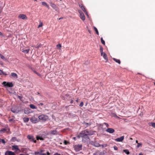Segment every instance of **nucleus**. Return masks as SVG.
<instances>
[{
    "label": "nucleus",
    "mask_w": 155,
    "mask_h": 155,
    "mask_svg": "<svg viewBox=\"0 0 155 155\" xmlns=\"http://www.w3.org/2000/svg\"><path fill=\"white\" fill-rule=\"evenodd\" d=\"M30 107L33 109H37V107L35 106L33 104H30L29 105Z\"/></svg>",
    "instance_id": "nucleus-23"
},
{
    "label": "nucleus",
    "mask_w": 155,
    "mask_h": 155,
    "mask_svg": "<svg viewBox=\"0 0 155 155\" xmlns=\"http://www.w3.org/2000/svg\"><path fill=\"white\" fill-rule=\"evenodd\" d=\"M94 30L95 31H96V34L97 35H99V32H98V31L97 29L95 27H94Z\"/></svg>",
    "instance_id": "nucleus-34"
},
{
    "label": "nucleus",
    "mask_w": 155,
    "mask_h": 155,
    "mask_svg": "<svg viewBox=\"0 0 155 155\" xmlns=\"http://www.w3.org/2000/svg\"><path fill=\"white\" fill-rule=\"evenodd\" d=\"M44 151V150H41L40 151V153H41L42 152H43Z\"/></svg>",
    "instance_id": "nucleus-48"
},
{
    "label": "nucleus",
    "mask_w": 155,
    "mask_h": 155,
    "mask_svg": "<svg viewBox=\"0 0 155 155\" xmlns=\"http://www.w3.org/2000/svg\"><path fill=\"white\" fill-rule=\"evenodd\" d=\"M78 12L80 14V17L84 21L85 19V17L83 13L80 10H78Z\"/></svg>",
    "instance_id": "nucleus-7"
},
{
    "label": "nucleus",
    "mask_w": 155,
    "mask_h": 155,
    "mask_svg": "<svg viewBox=\"0 0 155 155\" xmlns=\"http://www.w3.org/2000/svg\"><path fill=\"white\" fill-rule=\"evenodd\" d=\"M66 96H69V94H67L66 95Z\"/></svg>",
    "instance_id": "nucleus-60"
},
{
    "label": "nucleus",
    "mask_w": 155,
    "mask_h": 155,
    "mask_svg": "<svg viewBox=\"0 0 155 155\" xmlns=\"http://www.w3.org/2000/svg\"><path fill=\"white\" fill-rule=\"evenodd\" d=\"M79 6L81 9L86 14H87L85 8L82 4H79Z\"/></svg>",
    "instance_id": "nucleus-11"
},
{
    "label": "nucleus",
    "mask_w": 155,
    "mask_h": 155,
    "mask_svg": "<svg viewBox=\"0 0 155 155\" xmlns=\"http://www.w3.org/2000/svg\"><path fill=\"white\" fill-rule=\"evenodd\" d=\"M64 143L65 145H67L70 144V143L69 141H67L66 140H64Z\"/></svg>",
    "instance_id": "nucleus-32"
},
{
    "label": "nucleus",
    "mask_w": 155,
    "mask_h": 155,
    "mask_svg": "<svg viewBox=\"0 0 155 155\" xmlns=\"http://www.w3.org/2000/svg\"><path fill=\"white\" fill-rule=\"evenodd\" d=\"M27 137L28 140H30V141L33 142L35 143L36 142V140H35V138L33 136L29 135L27 136Z\"/></svg>",
    "instance_id": "nucleus-6"
},
{
    "label": "nucleus",
    "mask_w": 155,
    "mask_h": 155,
    "mask_svg": "<svg viewBox=\"0 0 155 155\" xmlns=\"http://www.w3.org/2000/svg\"><path fill=\"white\" fill-rule=\"evenodd\" d=\"M2 8L1 7H0V14L1 13L2 11Z\"/></svg>",
    "instance_id": "nucleus-49"
},
{
    "label": "nucleus",
    "mask_w": 155,
    "mask_h": 155,
    "mask_svg": "<svg viewBox=\"0 0 155 155\" xmlns=\"http://www.w3.org/2000/svg\"><path fill=\"white\" fill-rule=\"evenodd\" d=\"M85 124L86 125H91V124L90 123H86Z\"/></svg>",
    "instance_id": "nucleus-51"
},
{
    "label": "nucleus",
    "mask_w": 155,
    "mask_h": 155,
    "mask_svg": "<svg viewBox=\"0 0 155 155\" xmlns=\"http://www.w3.org/2000/svg\"><path fill=\"white\" fill-rule=\"evenodd\" d=\"M79 136L82 137V140L83 142H85L89 139L88 136L85 134H81V132Z\"/></svg>",
    "instance_id": "nucleus-3"
},
{
    "label": "nucleus",
    "mask_w": 155,
    "mask_h": 155,
    "mask_svg": "<svg viewBox=\"0 0 155 155\" xmlns=\"http://www.w3.org/2000/svg\"><path fill=\"white\" fill-rule=\"evenodd\" d=\"M63 17H62L60 18L59 19V20H61V19H63Z\"/></svg>",
    "instance_id": "nucleus-56"
},
{
    "label": "nucleus",
    "mask_w": 155,
    "mask_h": 155,
    "mask_svg": "<svg viewBox=\"0 0 155 155\" xmlns=\"http://www.w3.org/2000/svg\"><path fill=\"white\" fill-rule=\"evenodd\" d=\"M37 94H38V95L40 94V93L39 92H38L37 93Z\"/></svg>",
    "instance_id": "nucleus-63"
},
{
    "label": "nucleus",
    "mask_w": 155,
    "mask_h": 155,
    "mask_svg": "<svg viewBox=\"0 0 155 155\" xmlns=\"http://www.w3.org/2000/svg\"><path fill=\"white\" fill-rule=\"evenodd\" d=\"M13 119H9L8 120L9 122H11L12 121H13Z\"/></svg>",
    "instance_id": "nucleus-46"
},
{
    "label": "nucleus",
    "mask_w": 155,
    "mask_h": 155,
    "mask_svg": "<svg viewBox=\"0 0 155 155\" xmlns=\"http://www.w3.org/2000/svg\"><path fill=\"white\" fill-rule=\"evenodd\" d=\"M6 129H5V128H3L2 129H1V130H0V132L1 133H4L6 131Z\"/></svg>",
    "instance_id": "nucleus-29"
},
{
    "label": "nucleus",
    "mask_w": 155,
    "mask_h": 155,
    "mask_svg": "<svg viewBox=\"0 0 155 155\" xmlns=\"http://www.w3.org/2000/svg\"><path fill=\"white\" fill-rule=\"evenodd\" d=\"M50 5L52 7L55 11H57L58 10V8L57 7L56 5H55L54 3H50Z\"/></svg>",
    "instance_id": "nucleus-10"
},
{
    "label": "nucleus",
    "mask_w": 155,
    "mask_h": 155,
    "mask_svg": "<svg viewBox=\"0 0 155 155\" xmlns=\"http://www.w3.org/2000/svg\"><path fill=\"white\" fill-rule=\"evenodd\" d=\"M2 84L6 88L7 87H12L14 85L12 82H7L4 81Z\"/></svg>",
    "instance_id": "nucleus-2"
},
{
    "label": "nucleus",
    "mask_w": 155,
    "mask_h": 155,
    "mask_svg": "<svg viewBox=\"0 0 155 155\" xmlns=\"http://www.w3.org/2000/svg\"><path fill=\"white\" fill-rule=\"evenodd\" d=\"M4 74L5 75H7V74H5L1 70H0V75Z\"/></svg>",
    "instance_id": "nucleus-36"
},
{
    "label": "nucleus",
    "mask_w": 155,
    "mask_h": 155,
    "mask_svg": "<svg viewBox=\"0 0 155 155\" xmlns=\"http://www.w3.org/2000/svg\"><path fill=\"white\" fill-rule=\"evenodd\" d=\"M136 143H137V144H138V140H136Z\"/></svg>",
    "instance_id": "nucleus-59"
},
{
    "label": "nucleus",
    "mask_w": 155,
    "mask_h": 155,
    "mask_svg": "<svg viewBox=\"0 0 155 155\" xmlns=\"http://www.w3.org/2000/svg\"><path fill=\"white\" fill-rule=\"evenodd\" d=\"M142 146V143H138V144L137 145V148H138L140 147H141Z\"/></svg>",
    "instance_id": "nucleus-37"
},
{
    "label": "nucleus",
    "mask_w": 155,
    "mask_h": 155,
    "mask_svg": "<svg viewBox=\"0 0 155 155\" xmlns=\"http://www.w3.org/2000/svg\"><path fill=\"white\" fill-rule=\"evenodd\" d=\"M1 140V142L2 141V143L4 144H5L6 143L5 141L4 140V139H1V140Z\"/></svg>",
    "instance_id": "nucleus-41"
},
{
    "label": "nucleus",
    "mask_w": 155,
    "mask_h": 155,
    "mask_svg": "<svg viewBox=\"0 0 155 155\" xmlns=\"http://www.w3.org/2000/svg\"><path fill=\"white\" fill-rule=\"evenodd\" d=\"M113 59L114 61L119 64H120V61L119 59H118L114 58H113Z\"/></svg>",
    "instance_id": "nucleus-22"
},
{
    "label": "nucleus",
    "mask_w": 155,
    "mask_h": 155,
    "mask_svg": "<svg viewBox=\"0 0 155 155\" xmlns=\"http://www.w3.org/2000/svg\"><path fill=\"white\" fill-rule=\"evenodd\" d=\"M11 76L15 78H18V75L17 74H16L15 73H11Z\"/></svg>",
    "instance_id": "nucleus-21"
},
{
    "label": "nucleus",
    "mask_w": 155,
    "mask_h": 155,
    "mask_svg": "<svg viewBox=\"0 0 155 155\" xmlns=\"http://www.w3.org/2000/svg\"><path fill=\"white\" fill-rule=\"evenodd\" d=\"M30 120L31 122L33 123H36L38 122L37 118L34 117L31 118Z\"/></svg>",
    "instance_id": "nucleus-9"
},
{
    "label": "nucleus",
    "mask_w": 155,
    "mask_h": 155,
    "mask_svg": "<svg viewBox=\"0 0 155 155\" xmlns=\"http://www.w3.org/2000/svg\"><path fill=\"white\" fill-rule=\"evenodd\" d=\"M149 125L150 126H152L154 128H155V123L151 122L149 124Z\"/></svg>",
    "instance_id": "nucleus-30"
},
{
    "label": "nucleus",
    "mask_w": 155,
    "mask_h": 155,
    "mask_svg": "<svg viewBox=\"0 0 155 155\" xmlns=\"http://www.w3.org/2000/svg\"><path fill=\"white\" fill-rule=\"evenodd\" d=\"M31 69H32V70L33 71V72L37 74L38 76L41 77V75L40 74L38 73L35 70V68H31Z\"/></svg>",
    "instance_id": "nucleus-20"
},
{
    "label": "nucleus",
    "mask_w": 155,
    "mask_h": 155,
    "mask_svg": "<svg viewBox=\"0 0 155 155\" xmlns=\"http://www.w3.org/2000/svg\"><path fill=\"white\" fill-rule=\"evenodd\" d=\"M47 155H50V153H49L48 152H47Z\"/></svg>",
    "instance_id": "nucleus-50"
},
{
    "label": "nucleus",
    "mask_w": 155,
    "mask_h": 155,
    "mask_svg": "<svg viewBox=\"0 0 155 155\" xmlns=\"http://www.w3.org/2000/svg\"><path fill=\"white\" fill-rule=\"evenodd\" d=\"M101 43L104 45H105V42L103 40V38L102 37L101 39Z\"/></svg>",
    "instance_id": "nucleus-35"
},
{
    "label": "nucleus",
    "mask_w": 155,
    "mask_h": 155,
    "mask_svg": "<svg viewBox=\"0 0 155 155\" xmlns=\"http://www.w3.org/2000/svg\"><path fill=\"white\" fill-rule=\"evenodd\" d=\"M73 102V100H71L70 102V103H71V104H72Z\"/></svg>",
    "instance_id": "nucleus-54"
},
{
    "label": "nucleus",
    "mask_w": 155,
    "mask_h": 155,
    "mask_svg": "<svg viewBox=\"0 0 155 155\" xmlns=\"http://www.w3.org/2000/svg\"><path fill=\"white\" fill-rule=\"evenodd\" d=\"M123 151L125 152L126 154L127 155H128L130 154V152L127 149L124 150Z\"/></svg>",
    "instance_id": "nucleus-31"
},
{
    "label": "nucleus",
    "mask_w": 155,
    "mask_h": 155,
    "mask_svg": "<svg viewBox=\"0 0 155 155\" xmlns=\"http://www.w3.org/2000/svg\"><path fill=\"white\" fill-rule=\"evenodd\" d=\"M104 58L105 59V60L107 61L108 60L107 57V54L105 53H103V55Z\"/></svg>",
    "instance_id": "nucleus-18"
},
{
    "label": "nucleus",
    "mask_w": 155,
    "mask_h": 155,
    "mask_svg": "<svg viewBox=\"0 0 155 155\" xmlns=\"http://www.w3.org/2000/svg\"><path fill=\"white\" fill-rule=\"evenodd\" d=\"M0 57L3 60H5V61L6 60V59L4 57V56L3 55H2V56Z\"/></svg>",
    "instance_id": "nucleus-38"
},
{
    "label": "nucleus",
    "mask_w": 155,
    "mask_h": 155,
    "mask_svg": "<svg viewBox=\"0 0 155 155\" xmlns=\"http://www.w3.org/2000/svg\"><path fill=\"white\" fill-rule=\"evenodd\" d=\"M82 145H75L74 146V150L76 152H78L82 150Z\"/></svg>",
    "instance_id": "nucleus-4"
},
{
    "label": "nucleus",
    "mask_w": 155,
    "mask_h": 155,
    "mask_svg": "<svg viewBox=\"0 0 155 155\" xmlns=\"http://www.w3.org/2000/svg\"><path fill=\"white\" fill-rule=\"evenodd\" d=\"M49 134H50L56 135L57 134V131L56 130H51L49 132Z\"/></svg>",
    "instance_id": "nucleus-16"
},
{
    "label": "nucleus",
    "mask_w": 155,
    "mask_h": 155,
    "mask_svg": "<svg viewBox=\"0 0 155 155\" xmlns=\"http://www.w3.org/2000/svg\"><path fill=\"white\" fill-rule=\"evenodd\" d=\"M139 155H143V154L142 153H139Z\"/></svg>",
    "instance_id": "nucleus-57"
},
{
    "label": "nucleus",
    "mask_w": 155,
    "mask_h": 155,
    "mask_svg": "<svg viewBox=\"0 0 155 155\" xmlns=\"http://www.w3.org/2000/svg\"><path fill=\"white\" fill-rule=\"evenodd\" d=\"M54 155H61L60 154H59L58 153H55L54 154Z\"/></svg>",
    "instance_id": "nucleus-47"
},
{
    "label": "nucleus",
    "mask_w": 155,
    "mask_h": 155,
    "mask_svg": "<svg viewBox=\"0 0 155 155\" xmlns=\"http://www.w3.org/2000/svg\"><path fill=\"white\" fill-rule=\"evenodd\" d=\"M38 118L40 120H42L44 121H45L47 120L48 119V116L45 115L44 114H42L39 115L38 117Z\"/></svg>",
    "instance_id": "nucleus-5"
},
{
    "label": "nucleus",
    "mask_w": 155,
    "mask_h": 155,
    "mask_svg": "<svg viewBox=\"0 0 155 155\" xmlns=\"http://www.w3.org/2000/svg\"><path fill=\"white\" fill-rule=\"evenodd\" d=\"M42 5H43L45 6H46L48 8H49V6L48 5L47 3L45 2H42Z\"/></svg>",
    "instance_id": "nucleus-28"
},
{
    "label": "nucleus",
    "mask_w": 155,
    "mask_h": 155,
    "mask_svg": "<svg viewBox=\"0 0 155 155\" xmlns=\"http://www.w3.org/2000/svg\"><path fill=\"white\" fill-rule=\"evenodd\" d=\"M114 148L115 150H118V148L116 146H114Z\"/></svg>",
    "instance_id": "nucleus-44"
},
{
    "label": "nucleus",
    "mask_w": 155,
    "mask_h": 155,
    "mask_svg": "<svg viewBox=\"0 0 155 155\" xmlns=\"http://www.w3.org/2000/svg\"><path fill=\"white\" fill-rule=\"evenodd\" d=\"M18 18L19 19H21L23 20L27 19V17L24 14H20L18 16Z\"/></svg>",
    "instance_id": "nucleus-8"
},
{
    "label": "nucleus",
    "mask_w": 155,
    "mask_h": 155,
    "mask_svg": "<svg viewBox=\"0 0 155 155\" xmlns=\"http://www.w3.org/2000/svg\"><path fill=\"white\" fill-rule=\"evenodd\" d=\"M100 51L101 53V55L102 56L104 52H103V48L101 46H100Z\"/></svg>",
    "instance_id": "nucleus-24"
},
{
    "label": "nucleus",
    "mask_w": 155,
    "mask_h": 155,
    "mask_svg": "<svg viewBox=\"0 0 155 155\" xmlns=\"http://www.w3.org/2000/svg\"><path fill=\"white\" fill-rule=\"evenodd\" d=\"M24 112H25V114H28L29 113L28 112H26L25 110H24Z\"/></svg>",
    "instance_id": "nucleus-52"
},
{
    "label": "nucleus",
    "mask_w": 155,
    "mask_h": 155,
    "mask_svg": "<svg viewBox=\"0 0 155 155\" xmlns=\"http://www.w3.org/2000/svg\"><path fill=\"white\" fill-rule=\"evenodd\" d=\"M84 103L83 102H81V103L80 104V107H82L83 106Z\"/></svg>",
    "instance_id": "nucleus-42"
},
{
    "label": "nucleus",
    "mask_w": 155,
    "mask_h": 155,
    "mask_svg": "<svg viewBox=\"0 0 155 155\" xmlns=\"http://www.w3.org/2000/svg\"><path fill=\"white\" fill-rule=\"evenodd\" d=\"M40 155H46V154L45 153H43L42 154H41Z\"/></svg>",
    "instance_id": "nucleus-53"
},
{
    "label": "nucleus",
    "mask_w": 155,
    "mask_h": 155,
    "mask_svg": "<svg viewBox=\"0 0 155 155\" xmlns=\"http://www.w3.org/2000/svg\"><path fill=\"white\" fill-rule=\"evenodd\" d=\"M76 101L77 102H78V100H76Z\"/></svg>",
    "instance_id": "nucleus-62"
},
{
    "label": "nucleus",
    "mask_w": 155,
    "mask_h": 155,
    "mask_svg": "<svg viewBox=\"0 0 155 155\" xmlns=\"http://www.w3.org/2000/svg\"><path fill=\"white\" fill-rule=\"evenodd\" d=\"M2 35V33L1 31H0V35Z\"/></svg>",
    "instance_id": "nucleus-55"
},
{
    "label": "nucleus",
    "mask_w": 155,
    "mask_h": 155,
    "mask_svg": "<svg viewBox=\"0 0 155 155\" xmlns=\"http://www.w3.org/2000/svg\"><path fill=\"white\" fill-rule=\"evenodd\" d=\"M38 105H39L42 106V105H43V104L42 103H39V104H38Z\"/></svg>",
    "instance_id": "nucleus-45"
},
{
    "label": "nucleus",
    "mask_w": 155,
    "mask_h": 155,
    "mask_svg": "<svg viewBox=\"0 0 155 155\" xmlns=\"http://www.w3.org/2000/svg\"><path fill=\"white\" fill-rule=\"evenodd\" d=\"M56 47L60 49V48L61 47V45L60 44H58L56 45Z\"/></svg>",
    "instance_id": "nucleus-33"
},
{
    "label": "nucleus",
    "mask_w": 155,
    "mask_h": 155,
    "mask_svg": "<svg viewBox=\"0 0 155 155\" xmlns=\"http://www.w3.org/2000/svg\"><path fill=\"white\" fill-rule=\"evenodd\" d=\"M23 121L25 122H27L28 121L29 119L28 117L23 118Z\"/></svg>",
    "instance_id": "nucleus-25"
},
{
    "label": "nucleus",
    "mask_w": 155,
    "mask_h": 155,
    "mask_svg": "<svg viewBox=\"0 0 155 155\" xmlns=\"http://www.w3.org/2000/svg\"><path fill=\"white\" fill-rule=\"evenodd\" d=\"M104 124L107 127H108L109 126L108 124L106 123H104Z\"/></svg>",
    "instance_id": "nucleus-43"
},
{
    "label": "nucleus",
    "mask_w": 155,
    "mask_h": 155,
    "mask_svg": "<svg viewBox=\"0 0 155 155\" xmlns=\"http://www.w3.org/2000/svg\"><path fill=\"white\" fill-rule=\"evenodd\" d=\"M88 31L90 33H91V31L90 30H88Z\"/></svg>",
    "instance_id": "nucleus-58"
},
{
    "label": "nucleus",
    "mask_w": 155,
    "mask_h": 155,
    "mask_svg": "<svg viewBox=\"0 0 155 155\" xmlns=\"http://www.w3.org/2000/svg\"><path fill=\"white\" fill-rule=\"evenodd\" d=\"M11 111L13 113H18L19 111V110H16V109H15L13 108H12V109H11Z\"/></svg>",
    "instance_id": "nucleus-19"
},
{
    "label": "nucleus",
    "mask_w": 155,
    "mask_h": 155,
    "mask_svg": "<svg viewBox=\"0 0 155 155\" xmlns=\"http://www.w3.org/2000/svg\"><path fill=\"white\" fill-rule=\"evenodd\" d=\"M68 107V106H66L65 107V108H67Z\"/></svg>",
    "instance_id": "nucleus-64"
},
{
    "label": "nucleus",
    "mask_w": 155,
    "mask_h": 155,
    "mask_svg": "<svg viewBox=\"0 0 155 155\" xmlns=\"http://www.w3.org/2000/svg\"><path fill=\"white\" fill-rule=\"evenodd\" d=\"M124 136H122L119 138H117L115 139V140L117 142H121L124 139Z\"/></svg>",
    "instance_id": "nucleus-14"
},
{
    "label": "nucleus",
    "mask_w": 155,
    "mask_h": 155,
    "mask_svg": "<svg viewBox=\"0 0 155 155\" xmlns=\"http://www.w3.org/2000/svg\"><path fill=\"white\" fill-rule=\"evenodd\" d=\"M93 134L94 132L93 131L87 129L82 131L81 132V134H85L87 136L92 135Z\"/></svg>",
    "instance_id": "nucleus-1"
},
{
    "label": "nucleus",
    "mask_w": 155,
    "mask_h": 155,
    "mask_svg": "<svg viewBox=\"0 0 155 155\" xmlns=\"http://www.w3.org/2000/svg\"><path fill=\"white\" fill-rule=\"evenodd\" d=\"M36 139L37 140H44L43 138L42 137H40L38 136H37L36 137Z\"/></svg>",
    "instance_id": "nucleus-26"
},
{
    "label": "nucleus",
    "mask_w": 155,
    "mask_h": 155,
    "mask_svg": "<svg viewBox=\"0 0 155 155\" xmlns=\"http://www.w3.org/2000/svg\"><path fill=\"white\" fill-rule=\"evenodd\" d=\"M40 45H39L38 46V47H36V48H39V47H40Z\"/></svg>",
    "instance_id": "nucleus-61"
},
{
    "label": "nucleus",
    "mask_w": 155,
    "mask_h": 155,
    "mask_svg": "<svg viewBox=\"0 0 155 155\" xmlns=\"http://www.w3.org/2000/svg\"><path fill=\"white\" fill-rule=\"evenodd\" d=\"M12 150H19L18 147L17 145H13L12 146Z\"/></svg>",
    "instance_id": "nucleus-17"
},
{
    "label": "nucleus",
    "mask_w": 155,
    "mask_h": 155,
    "mask_svg": "<svg viewBox=\"0 0 155 155\" xmlns=\"http://www.w3.org/2000/svg\"><path fill=\"white\" fill-rule=\"evenodd\" d=\"M7 153L8 154V155H16L14 152L10 151L6 152L5 153V155H6Z\"/></svg>",
    "instance_id": "nucleus-15"
},
{
    "label": "nucleus",
    "mask_w": 155,
    "mask_h": 155,
    "mask_svg": "<svg viewBox=\"0 0 155 155\" xmlns=\"http://www.w3.org/2000/svg\"><path fill=\"white\" fill-rule=\"evenodd\" d=\"M35 155H38L39 154V155H40L41 154V153H40V152L39 151V152H35Z\"/></svg>",
    "instance_id": "nucleus-40"
},
{
    "label": "nucleus",
    "mask_w": 155,
    "mask_h": 155,
    "mask_svg": "<svg viewBox=\"0 0 155 155\" xmlns=\"http://www.w3.org/2000/svg\"><path fill=\"white\" fill-rule=\"evenodd\" d=\"M42 26H43V23H42V22H40V23L39 25H38V28H39V27H41Z\"/></svg>",
    "instance_id": "nucleus-39"
},
{
    "label": "nucleus",
    "mask_w": 155,
    "mask_h": 155,
    "mask_svg": "<svg viewBox=\"0 0 155 155\" xmlns=\"http://www.w3.org/2000/svg\"><path fill=\"white\" fill-rule=\"evenodd\" d=\"M29 51H30V49H28L23 50L22 51V52L25 53L27 54L28 53Z\"/></svg>",
    "instance_id": "nucleus-27"
},
{
    "label": "nucleus",
    "mask_w": 155,
    "mask_h": 155,
    "mask_svg": "<svg viewBox=\"0 0 155 155\" xmlns=\"http://www.w3.org/2000/svg\"><path fill=\"white\" fill-rule=\"evenodd\" d=\"M106 131L112 134L115 132V130L113 128H109L106 130Z\"/></svg>",
    "instance_id": "nucleus-13"
},
{
    "label": "nucleus",
    "mask_w": 155,
    "mask_h": 155,
    "mask_svg": "<svg viewBox=\"0 0 155 155\" xmlns=\"http://www.w3.org/2000/svg\"><path fill=\"white\" fill-rule=\"evenodd\" d=\"M93 155H105L104 152L97 151L95 153H93Z\"/></svg>",
    "instance_id": "nucleus-12"
}]
</instances>
